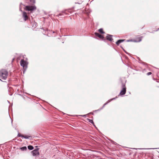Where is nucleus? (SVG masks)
Segmentation results:
<instances>
[{
    "mask_svg": "<svg viewBox=\"0 0 159 159\" xmlns=\"http://www.w3.org/2000/svg\"><path fill=\"white\" fill-rule=\"evenodd\" d=\"M8 76V72L5 70H2L0 71V77L3 80H6Z\"/></svg>",
    "mask_w": 159,
    "mask_h": 159,
    "instance_id": "obj_1",
    "label": "nucleus"
},
{
    "mask_svg": "<svg viewBox=\"0 0 159 159\" xmlns=\"http://www.w3.org/2000/svg\"><path fill=\"white\" fill-rule=\"evenodd\" d=\"M20 64L23 67L24 70H25L27 68V62L23 59H22L20 61ZM24 71L25 70H24Z\"/></svg>",
    "mask_w": 159,
    "mask_h": 159,
    "instance_id": "obj_2",
    "label": "nucleus"
},
{
    "mask_svg": "<svg viewBox=\"0 0 159 159\" xmlns=\"http://www.w3.org/2000/svg\"><path fill=\"white\" fill-rule=\"evenodd\" d=\"M36 7L35 6H27L24 8L25 10L28 11H33L34 10H36Z\"/></svg>",
    "mask_w": 159,
    "mask_h": 159,
    "instance_id": "obj_3",
    "label": "nucleus"
},
{
    "mask_svg": "<svg viewBox=\"0 0 159 159\" xmlns=\"http://www.w3.org/2000/svg\"><path fill=\"white\" fill-rule=\"evenodd\" d=\"M122 89L120 91V94L121 95H123L125 94L126 92V88L125 84H122Z\"/></svg>",
    "mask_w": 159,
    "mask_h": 159,
    "instance_id": "obj_4",
    "label": "nucleus"
},
{
    "mask_svg": "<svg viewBox=\"0 0 159 159\" xmlns=\"http://www.w3.org/2000/svg\"><path fill=\"white\" fill-rule=\"evenodd\" d=\"M22 17L24 19V21H26L28 19V16L27 15V14L25 12H23Z\"/></svg>",
    "mask_w": 159,
    "mask_h": 159,
    "instance_id": "obj_5",
    "label": "nucleus"
},
{
    "mask_svg": "<svg viewBox=\"0 0 159 159\" xmlns=\"http://www.w3.org/2000/svg\"><path fill=\"white\" fill-rule=\"evenodd\" d=\"M112 35L109 34H107L106 36V39L107 40L110 41H112L113 39L112 38Z\"/></svg>",
    "mask_w": 159,
    "mask_h": 159,
    "instance_id": "obj_6",
    "label": "nucleus"
},
{
    "mask_svg": "<svg viewBox=\"0 0 159 159\" xmlns=\"http://www.w3.org/2000/svg\"><path fill=\"white\" fill-rule=\"evenodd\" d=\"M32 155L34 156H37L39 155V152L38 150L37 149H35L32 152Z\"/></svg>",
    "mask_w": 159,
    "mask_h": 159,
    "instance_id": "obj_7",
    "label": "nucleus"
},
{
    "mask_svg": "<svg viewBox=\"0 0 159 159\" xmlns=\"http://www.w3.org/2000/svg\"><path fill=\"white\" fill-rule=\"evenodd\" d=\"M95 34L96 36L98 37L100 39H103L104 38L103 36L102 35L99 34L98 33H95Z\"/></svg>",
    "mask_w": 159,
    "mask_h": 159,
    "instance_id": "obj_8",
    "label": "nucleus"
},
{
    "mask_svg": "<svg viewBox=\"0 0 159 159\" xmlns=\"http://www.w3.org/2000/svg\"><path fill=\"white\" fill-rule=\"evenodd\" d=\"M125 40V39H120L118 40L116 42V44L117 45H119V44L122 42H123Z\"/></svg>",
    "mask_w": 159,
    "mask_h": 159,
    "instance_id": "obj_9",
    "label": "nucleus"
},
{
    "mask_svg": "<svg viewBox=\"0 0 159 159\" xmlns=\"http://www.w3.org/2000/svg\"><path fill=\"white\" fill-rule=\"evenodd\" d=\"M63 13H64L65 14L67 15L68 14V13H71L72 11H71V10L69 9L65 10V11H63Z\"/></svg>",
    "mask_w": 159,
    "mask_h": 159,
    "instance_id": "obj_10",
    "label": "nucleus"
},
{
    "mask_svg": "<svg viewBox=\"0 0 159 159\" xmlns=\"http://www.w3.org/2000/svg\"><path fill=\"white\" fill-rule=\"evenodd\" d=\"M115 99H116V98H113L111 99V100H108L107 102L105 103L103 105V106L101 108V109H102L103 108H104V107L108 103L110 102H111V100H114Z\"/></svg>",
    "mask_w": 159,
    "mask_h": 159,
    "instance_id": "obj_11",
    "label": "nucleus"
},
{
    "mask_svg": "<svg viewBox=\"0 0 159 159\" xmlns=\"http://www.w3.org/2000/svg\"><path fill=\"white\" fill-rule=\"evenodd\" d=\"M115 99H116V98H113L111 99V100H108L107 102L105 103L103 105V106L101 108V109H102L103 108H104V107L108 103L110 102H111V100H114Z\"/></svg>",
    "mask_w": 159,
    "mask_h": 159,
    "instance_id": "obj_12",
    "label": "nucleus"
},
{
    "mask_svg": "<svg viewBox=\"0 0 159 159\" xmlns=\"http://www.w3.org/2000/svg\"><path fill=\"white\" fill-rule=\"evenodd\" d=\"M142 37H140L138 38L137 39H138V40H134V42H140L142 40Z\"/></svg>",
    "mask_w": 159,
    "mask_h": 159,
    "instance_id": "obj_13",
    "label": "nucleus"
},
{
    "mask_svg": "<svg viewBox=\"0 0 159 159\" xmlns=\"http://www.w3.org/2000/svg\"><path fill=\"white\" fill-rule=\"evenodd\" d=\"M23 138H24L25 139H29L30 138H31V136H28L27 135H23Z\"/></svg>",
    "mask_w": 159,
    "mask_h": 159,
    "instance_id": "obj_14",
    "label": "nucleus"
},
{
    "mask_svg": "<svg viewBox=\"0 0 159 159\" xmlns=\"http://www.w3.org/2000/svg\"><path fill=\"white\" fill-rule=\"evenodd\" d=\"M28 149L30 150H32L33 149L34 147L31 145H29L28 146Z\"/></svg>",
    "mask_w": 159,
    "mask_h": 159,
    "instance_id": "obj_15",
    "label": "nucleus"
},
{
    "mask_svg": "<svg viewBox=\"0 0 159 159\" xmlns=\"http://www.w3.org/2000/svg\"><path fill=\"white\" fill-rule=\"evenodd\" d=\"M20 149L22 151L26 150L27 149V148L26 147H23L20 148Z\"/></svg>",
    "mask_w": 159,
    "mask_h": 159,
    "instance_id": "obj_16",
    "label": "nucleus"
},
{
    "mask_svg": "<svg viewBox=\"0 0 159 159\" xmlns=\"http://www.w3.org/2000/svg\"><path fill=\"white\" fill-rule=\"evenodd\" d=\"M88 121H89V122L92 124L94 126H95V125H94V123H93V120H91V119H88Z\"/></svg>",
    "mask_w": 159,
    "mask_h": 159,
    "instance_id": "obj_17",
    "label": "nucleus"
},
{
    "mask_svg": "<svg viewBox=\"0 0 159 159\" xmlns=\"http://www.w3.org/2000/svg\"><path fill=\"white\" fill-rule=\"evenodd\" d=\"M98 31H99V32L101 33H102V34H104V32L103 31V29H102V28H101V29H99L98 30Z\"/></svg>",
    "mask_w": 159,
    "mask_h": 159,
    "instance_id": "obj_18",
    "label": "nucleus"
},
{
    "mask_svg": "<svg viewBox=\"0 0 159 159\" xmlns=\"http://www.w3.org/2000/svg\"><path fill=\"white\" fill-rule=\"evenodd\" d=\"M30 2L32 4H34L35 2V0H30Z\"/></svg>",
    "mask_w": 159,
    "mask_h": 159,
    "instance_id": "obj_19",
    "label": "nucleus"
},
{
    "mask_svg": "<svg viewBox=\"0 0 159 159\" xmlns=\"http://www.w3.org/2000/svg\"><path fill=\"white\" fill-rule=\"evenodd\" d=\"M23 135H21V134H20V133H18V136L19 137H23Z\"/></svg>",
    "mask_w": 159,
    "mask_h": 159,
    "instance_id": "obj_20",
    "label": "nucleus"
},
{
    "mask_svg": "<svg viewBox=\"0 0 159 159\" xmlns=\"http://www.w3.org/2000/svg\"><path fill=\"white\" fill-rule=\"evenodd\" d=\"M79 116H81L84 117H85L86 116V115H79Z\"/></svg>",
    "mask_w": 159,
    "mask_h": 159,
    "instance_id": "obj_21",
    "label": "nucleus"
},
{
    "mask_svg": "<svg viewBox=\"0 0 159 159\" xmlns=\"http://www.w3.org/2000/svg\"><path fill=\"white\" fill-rule=\"evenodd\" d=\"M152 74V73L151 72H149L147 73V75H151Z\"/></svg>",
    "mask_w": 159,
    "mask_h": 159,
    "instance_id": "obj_22",
    "label": "nucleus"
},
{
    "mask_svg": "<svg viewBox=\"0 0 159 159\" xmlns=\"http://www.w3.org/2000/svg\"><path fill=\"white\" fill-rule=\"evenodd\" d=\"M133 41V40L131 39V40H127L126 41L128 42H129Z\"/></svg>",
    "mask_w": 159,
    "mask_h": 159,
    "instance_id": "obj_23",
    "label": "nucleus"
},
{
    "mask_svg": "<svg viewBox=\"0 0 159 159\" xmlns=\"http://www.w3.org/2000/svg\"><path fill=\"white\" fill-rule=\"evenodd\" d=\"M21 3L20 4V10L21 11H22V10H21V8L20 7V5H21Z\"/></svg>",
    "mask_w": 159,
    "mask_h": 159,
    "instance_id": "obj_24",
    "label": "nucleus"
},
{
    "mask_svg": "<svg viewBox=\"0 0 159 159\" xmlns=\"http://www.w3.org/2000/svg\"><path fill=\"white\" fill-rule=\"evenodd\" d=\"M62 14H61V13H60V14H59L58 15H57V16H62Z\"/></svg>",
    "mask_w": 159,
    "mask_h": 159,
    "instance_id": "obj_25",
    "label": "nucleus"
},
{
    "mask_svg": "<svg viewBox=\"0 0 159 159\" xmlns=\"http://www.w3.org/2000/svg\"><path fill=\"white\" fill-rule=\"evenodd\" d=\"M14 60V59H13V60H12V61H13V60Z\"/></svg>",
    "mask_w": 159,
    "mask_h": 159,
    "instance_id": "obj_26",
    "label": "nucleus"
}]
</instances>
